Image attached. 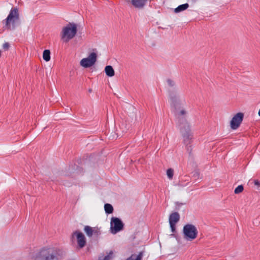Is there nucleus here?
Segmentation results:
<instances>
[{
	"label": "nucleus",
	"instance_id": "5701e85b",
	"mask_svg": "<svg viewBox=\"0 0 260 260\" xmlns=\"http://www.w3.org/2000/svg\"><path fill=\"white\" fill-rule=\"evenodd\" d=\"M254 185L257 186L258 187H260V182L257 180H254Z\"/></svg>",
	"mask_w": 260,
	"mask_h": 260
},
{
	"label": "nucleus",
	"instance_id": "ddd939ff",
	"mask_svg": "<svg viewBox=\"0 0 260 260\" xmlns=\"http://www.w3.org/2000/svg\"><path fill=\"white\" fill-rule=\"evenodd\" d=\"M84 230L87 235L89 237H91L94 233L96 232V230L95 228H92L88 225L84 227Z\"/></svg>",
	"mask_w": 260,
	"mask_h": 260
},
{
	"label": "nucleus",
	"instance_id": "6ab92c4d",
	"mask_svg": "<svg viewBox=\"0 0 260 260\" xmlns=\"http://www.w3.org/2000/svg\"><path fill=\"white\" fill-rule=\"evenodd\" d=\"M243 189V186L242 185H239L235 189L234 193L235 194H239L242 192Z\"/></svg>",
	"mask_w": 260,
	"mask_h": 260
},
{
	"label": "nucleus",
	"instance_id": "a211bd4d",
	"mask_svg": "<svg viewBox=\"0 0 260 260\" xmlns=\"http://www.w3.org/2000/svg\"><path fill=\"white\" fill-rule=\"evenodd\" d=\"M104 208L106 213L108 214L112 213L113 211V208L110 204H106L104 206Z\"/></svg>",
	"mask_w": 260,
	"mask_h": 260
},
{
	"label": "nucleus",
	"instance_id": "2eb2a0df",
	"mask_svg": "<svg viewBox=\"0 0 260 260\" xmlns=\"http://www.w3.org/2000/svg\"><path fill=\"white\" fill-rule=\"evenodd\" d=\"M189 7L188 4H184L183 5H179L178 7L175 9L174 12L176 13H179L186 10Z\"/></svg>",
	"mask_w": 260,
	"mask_h": 260
},
{
	"label": "nucleus",
	"instance_id": "1a4fd4ad",
	"mask_svg": "<svg viewBox=\"0 0 260 260\" xmlns=\"http://www.w3.org/2000/svg\"><path fill=\"white\" fill-rule=\"evenodd\" d=\"M96 58V53L92 52L87 57L82 59L80 62V64L85 68L91 67L95 63Z\"/></svg>",
	"mask_w": 260,
	"mask_h": 260
},
{
	"label": "nucleus",
	"instance_id": "b1692460",
	"mask_svg": "<svg viewBox=\"0 0 260 260\" xmlns=\"http://www.w3.org/2000/svg\"><path fill=\"white\" fill-rule=\"evenodd\" d=\"M9 47V44L8 43H6L4 44L3 47L5 49H8Z\"/></svg>",
	"mask_w": 260,
	"mask_h": 260
},
{
	"label": "nucleus",
	"instance_id": "9d476101",
	"mask_svg": "<svg viewBox=\"0 0 260 260\" xmlns=\"http://www.w3.org/2000/svg\"><path fill=\"white\" fill-rule=\"evenodd\" d=\"M244 118V114L239 112L236 114L230 121V126L232 129H237L241 124Z\"/></svg>",
	"mask_w": 260,
	"mask_h": 260
},
{
	"label": "nucleus",
	"instance_id": "f257e3e1",
	"mask_svg": "<svg viewBox=\"0 0 260 260\" xmlns=\"http://www.w3.org/2000/svg\"><path fill=\"white\" fill-rule=\"evenodd\" d=\"M64 254L62 249L51 245H47L37 250L32 260H59Z\"/></svg>",
	"mask_w": 260,
	"mask_h": 260
},
{
	"label": "nucleus",
	"instance_id": "f3484780",
	"mask_svg": "<svg viewBox=\"0 0 260 260\" xmlns=\"http://www.w3.org/2000/svg\"><path fill=\"white\" fill-rule=\"evenodd\" d=\"M43 58L47 62L50 60V51L49 50L46 49L43 51Z\"/></svg>",
	"mask_w": 260,
	"mask_h": 260
},
{
	"label": "nucleus",
	"instance_id": "4468645a",
	"mask_svg": "<svg viewBox=\"0 0 260 260\" xmlns=\"http://www.w3.org/2000/svg\"><path fill=\"white\" fill-rule=\"evenodd\" d=\"M105 72L107 76L109 77H113L114 76V70L111 66H107L105 68Z\"/></svg>",
	"mask_w": 260,
	"mask_h": 260
},
{
	"label": "nucleus",
	"instance_id": "aec40b11",
	"mask_svg": "<svg viewBox=\"0 0 260 260\" xmlns=\"http://www.w3.org/2000/svg\"><path fill=\"white\" fill-rule=\"evenodd\" d=\"M167 174L170 179H172L174 175V171L172 169H169L167 171Z\"/></svg>",
	"mask_w": 260,
	"mask_h": 260
},
{
	"label": "nucleus",
	"instance_id": "9b49d317",
	"mask_svg": "<svg viewBox=\"0 0 260 260\" xmlns=\"http://www.w3.org/2000/svg\"><path fill=\"white\" fill-rule=\"evenodd\" d=\"M180 215L178 212H175L170 214L169 217V223L171 231L174 232L176 230V224L179 221Z\"/></svg>",
	"mask_w": 260,
	"mask_h": 260
},
{
	"label": "nucleus",
	"instance_id": "412c9836",
	"mask_svg": "<svg viewBox=\"0 0 260 260\" xmlns=\"http://www.w3.org/2000/svg\"><path fill=\"white\" fill-rule=\"evenodd\" d=\"M112 252H110L109 254L105 256H102L99 258V260H110L112 257Z\"/></svg>",
	"mask_w": 260,
	"mask_h": 260
},
{
	"label": "nucleus",
	"instance_id": "dca6fc26",
	"mask_svg": "<svg viewBox=\"0 0 260 260\" xmlns=\"http://www.w3.org/2000/svg\"><path fill=\"white\" fill-rule=\"evenodd\" d=\"M143 252H141L139 254H132L126 260H142L143 257Z\"/></svg>",
	"mask_w": 260,
	"mask_h": 260
},
{
	"label": "nucleus",
	"instance_id": "f8f14e48",
	"mask_svg": "<svg viewBox=\"0 0 260 260\" xmlns=\"http://www.w3.org/2000/svg\"><path fill=\"white\" fill-rule=\"evenodd\" d=\"M129 2L134 8L142 9L147 4L148 0H131Z\"/></svg>",
	"mask_w": 260,
	"mask_h": 260
},
{
	"label": "nucleus",
	"instance_id": "0eeeda50",
	"mask_svg": "<svg viewBox=\"0 0 260 260\" xmlns=\"http://www.w3.org/2000/svg\"><path fill=\"white\" fill-rule=\"evenodd\" d=\"M124 224L122 221L117 217H112L110 222V231L113 234H116L118 232L122 231L123 229Z\"/></svg>",
	"mask_w": 260,
	"mask_h": 260
},
{
	"label": "nucleus",
	"instance_id": "6e6552de",
	"mask_svg": "<svg viewBox=\"0 0 260 260\" xmlns=\"http://www.w3.org/2000/svg\"><path fill=\"white\" fill-rule=\"evenodd\" d=\"M73 240H76L78 247L79 248H83L86 244V239L84 235L80 231H76L72 235Z\"/></svg>",
	"mask_w": 260,
	"mask_h": 260
},
{
	"label": "nucleus",
	"instance_id": "20e7f679",
	"mask_svg": "<svg viewBox=\"0 0 260 260\" xmlns=\"http://www.w3.org/2000/svg\"><path fill=\"white\" fill-rule=\"evenodd\" d=\"M171 105L174 108L175 114L177 118L179 119V124L180 123L187 121L184 118L186 115V111L184 108H181V103L179 97L172 96L171 98Z\"/></svg>",
	"mask_w": 260,
	"mask_h": 260
},
{
	"label": "nucleus",
	"instance_id": "39448f33",
	"mask_svg": "<svg viewBox=\"0 0 260 260\" xmlns=\"http://www.w3.org/2000/svg\"><path fill=\"white\" fill-rule=\"evenodd\" d=\"M180 132L183 138V142L185 144L188 145L190 143L193 138V135L190 129V126L187 121L180 123L179 124Z\"/></svg>",
	"mask_w": 260,
	"mask_h": 260
},
{
	"label": "nucleus",
	"instance_id": "f03ea898",
	"mask_svg": "<svg viewBox=\"0 0 260 260\" xmlns=\"http://www.w3.org/2000/svg\"><path fill=\"white\" fill-rule=\"evenodd\" d=\"M77 32V25L75 23H69L62 27L60 35L63 42H68L75 37Z\"/></svg>",
	"mask_w": 260,
	"mask_h": 260
},
{
	"label": "nucleus",
	"instance_id": "7ed1b4c3",
	"mask_svg": "<svg viewBox=\"0 0 260 260\" xmlns=\"http://www.w3.org/2000/svg\"><path fill=\"white\" fill-rule=\"evenodd\" d=\"M19 19V15L18 9L12 8L7 17L2 21L4 25L3 28L5 29H14L15 28V23Z\"/></svg>",
	"mask_w": 260,
	"mask_h": 260
},
{
	"label": "nucleus",
	"instance_id": "4be33fe9",
	"mask_svg": "<svg viewBox=\"0 0 260 260\" xmlns=\"http://www.w3.org/2000/svg\"><path fill=\"white\" fill-rule=\"evenodd\" d=\"M167 83L168 85L170 86H173L175 85V82L170 79H168L167 80Z\"/></svg>",
	"mask_w": 260,
	"mask_h": 260
},
{
	"label": "nucleus",
	"instance_id": "423d86ee",
	"mask_svg": "<svg viewBox=\"0 0 260 260\" xmlns=\"http://www.w3.org/2000/svg\"><path fill=\"white\" fill-rule=\"evenodd\" d=\"M183 234L185 240L192 241L197 237L198 231L195 225L192 224H186L183 226Z\"/></svg>",
	"mask_w": 260,
	"mask_h": 260
}]
</instances>
